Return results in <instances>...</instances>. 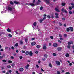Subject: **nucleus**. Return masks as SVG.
Masks as SVG:
<instances>
[{
    "instance_id": "nucleus-48",
    "label": "nucleus",
    "mask_w": 74,
    "mask_h": 74,
    "mask_svg": "<svg viewBox=\"0 0 74 74\" xmlns=\"http://www.w3.org/2000/svg\"><path fill=\"white\" fill-rule=\"evenodd\" d=\"M59 25L60 26H62V24L61 23H59Z\"/></svg>"
},
{
    "instance_id": "nucleus-37",
    "label": "nucleus",
    "mask_w": 74,
    "mask_h": 74,
    "mask_svg": "<svg viewBox=\"0 0 74 74\" xmlns=\"http://www.w3.org/2000/svg\"><path fill=\"white\" fill-rule=\"evenodd\" d=\"M2 61L4 63H5L6 62V60H3Z\"/></svg>"
},
{
    "instance_id": "nucleus-44",
    "label": "nucleus",
    "mask_w": 74,
    "mask_h": 74,
    "mask_svg": "<svg viewBox=\"0 0 74 74\" xmlns=\"http://www.w3.org/2000/svg\"><path fill=\"white\" fill-rule=\"evenodd\" d=\"M69 13L70 14H72V12H71V11H69Z\"/></svg>"
},
{
    "instance_id": "nucleus-43",
    "label": "nucleus",
    "mask_w": 74,
    "mask_h": 74,
    "mask_svg": "<svg viewBox=\"0 0 74 74\" xmlns=\"http://www.w3.org/2000/svg\"><path fill=\"white\" fill-rule=\"evenodd\" d=\"M69 10H71L72 9V8L71 6H69Z\"/></svg>"
},
{
    "instance_id": "nucleus-9",
    "label": "nucleus",
    "mask_w": 74,
    "mask_h": 74,
    "mask_svg": "<svg viewBox=\"0 0 74 74\" xmlns=\"http://www.w3.org/2000/svg\"><path fill=\"white\" fill-rule=\"evenodd\" d=\"M36 45V42H32L31 43V45L32 46H33L34 45Z\"/></svg>"
},
{
    "instance_id": "nucleus-14",
    "label": "nucleus",
    "mask_w": 74,
    "mask_h": 74,
    "mask_svg": "<svg viewBox=\"0 0 74 74\" xmlns=\"http://www.w3.org/2000/svg\"><path fill=\"white\" fill-rule=\"evenodd\" d=\"M7 31L9 33H11V29H10V28H8L7 29Z\"/></svg>"
},
{
    "instance_id": "nucleus-20",
    "label": "nucleus",
    "mask_w": 74,
    "mask_h": 74,
    "mask_svg": "<svg viewBox=\"0 0 74 74\" xmlns=\"http://www.w3.org/2000/svg\"><path fill=\"white\" fill-rule=\"evenodd\" d=\"M7 67L8 69H11V66L10 65H8Z\"/></svg>"
},
{
    "instance_id": "nucleus-27",
    "label": "nucleus",
    "mask_w": 74,
    "mask_h": 74,
    "mask_svg": "<svg viewBox=\"0 0 74 74\" xmlns=\"http://www.w3.org/2000/svg\"><path fill=\"white\" fill-rule=\"evenodd\" d=\"M11 66H12V67H14V66H15V64L14 63L12 64L11 65Z\"/></svg>"
},
{
    "instance_id": "nucleus-35",
    "label": "nucleus",
    "mask_w": 74,
    "mask_h": 74,
    "mask_svg": "<svg viewBox=\"0 0 74 74\" xmlns=\"http://www.w3.org/2000/svg\"><path fill=\"white\" fill-rule=\"evenodd\" d=\"M20 44H21V45L23 44V42L22 40H21L20 41Z\"/></svg>"
},
{
    "instance_id": "nucleus-16",
    "label": "nucleus",
    "mask_w": 74,
    "mask_h": 74,
    "mask_svg": "<svg viewBox=\"0 0 74 74\" xmlns=\"http://www.w3.org/2000/svg\"><path fill=\"white\" fill-rule=\"evenodd\" d=\"M49 67H50L51 68H52V64H51V63H49Z\"/></svg>"
},
{
    "instance_id": "nucleus-25",
    "label": "nucleus",
    "mask_w": 74,
    "mask_h": 74,
    "mask_svg": "<svg viewBox=\"0 0 74 74\" xmlns=\"http://www.w3.org/2000/svg\"><path fill=\"white\" fill-rule=\"evenodd\" d=\"M64 37H67V35L66 34H64Z\"/></svg>"
},
{
    "instance_id": "nucleus-52",
    "label": "nucleus",
    "mask_w": 74,
    "mask_h": 74,
    "mask_svg": "<svg viewBox=\"0 0 74 74\" xmlns=\"http://www.w3.org/2000/svg\"><path fill=\"white\" fill-rule=\"evenodd\" d=\"M37 2H38V3H41V1L40 0H38L37 1Z\"/></svg>"
},
{
    "instance_id": "nucleus-58",
    "label": "nucleus",
    "mask_w": 74,
    "mask_h": 74,
    "mask_svg": "<svg viewBox=\"0 0 74 74\" xmlns=\"http://www.w3.org/2000/svg\"><path fill=\"white\" fill-rule=\"evenodd\" d=\"M11 59H14V57L12 56H11Z\"/></svg>"
},
{
    "instance_id": "nucleus-46",
    "label": "nucleus",
    "mask_w": 74,
    "mask_h": 74,
    "mask_svg": "<svg viewBox=\"0 0 74 74\" xmlns=\"http://www.w3.org/2000/svg\"><path fill=\"white\" fill-rule=\"evenodd\" d=\"M53 56H56V54L55 53H53Z\"/></svg>"
},
{
    "instance_id": "nucleus-12",
    "label": "nucleus",
    "mask_w": 74,
    "mask_h": 74,
    "mask_svg": "<svg viewBox=\"0 0 74 74\" xmlns=\"http://www.w3.org/2000/svg\"><path fill=\"white\" fill-rule=\"evenodd\" d=\"M30 66V65L29 64L27 65L26 66H25V68L27 70L29 69V67Z\"/></svg>"
},
{
    "instance_id": "nucleus-3",
    "label": "nucleus",
    "mask_w": 74,
    "mask_h": 74,
    "mask_svg": "<svg viewBox=\"0 0 74 74\" xmlns=\"http://www.w3.org/2000/svg\"><path fill=\"white\" fill-rule=\"evenodd\" d=\"M45 19H46V17H44L42 19L40 20L39 21V22H40V23H42V21Z\"/></svg>"
},
{
    "instance_id": "nucleus-33",
    "label": "nucleus",
    "mask_w": 74,
    "mask_h": 74,
    "mask_svg": "<svg viewBox=\"0 0 74 74\" xmlns=\"http://www.w3.org/2000/svg\"><path fill=\"white\" fill-rule=\"evenodd\" d=\"M44 8V7H43L42 6H41L40 7V10H42V9Z\"/></svg>"
},
{
    "instance_id": "nucleus-60",
    "label": "nucleus",
    "mask_w": 74,
    "mask_h": 74,
    "mask_svg": "<svg viewBox=\"0 0 74 74\" xmlns=\"http://www.w3.org/2000/svg\"><path fill=\"white\" fill-rule=\"evenodd\" d=\"M71 44H73V41H70Z\"/></svg>"
},
{
    "instance_id": "nucleus-59",
    "label": "nucleus",
    "mask_w": 74,
    "mask_h": 74,
    "mask_svg": "<svg viewBox=\"0 0 74 74\" xmlns=\"http://www.w3.org/2000/svg\"><path fill=\"white\" fill-rule=\"evenodd\" d=\"M54 18V16H53V15H51V18Z\"/></svg>"
},
{
    "instance_id": "nucleus-10",
    "label": "nucleus",
    "mask_w": 74,
    "mask_h": 74,
    "mask_svg": "<svg viewBox=\"0 0 74 74\" xmlns=\"http://www.w3.org/2000/svg\"><path fill=\"white\" fill-rule=\"evenodd\" d=\"M19 70L20 71H21V72L23 71L24 70V69L23 68H20L19 69Z\"/></svg>"
},
{
    "instance_id": "nucleus-49",
    "label": "nucleus",
    "mask_w": 74,
    "mask_h": 74,
    "mask_svg": "<svg viewBox=\"0 0 74 74\" xmlns=\"http://www.w3.org/2000/svg\"><path fill=\"white\" fill-rule=\"evenodd\" d=\"M65 56H70V54L69 53H66V54Z\"/></svg>"
},
{
    "instance_id": "nucleus-4",
    "label": "nucleus",
    "mask_w": 74,
    "mask_h": 74,
    "mask_svg": "<svg viewBox=\"0 0 74 74\" xmlns=\"http://www.w3.org/2000/svg\"><path fill=\"white\" fill-rule=\"evenodd\" d=\"M43 0L44 1H45V2H46V3H47V4H50V3L49 2H50V0Z\"/></svg>"
},
{
    "instance_id": "nucleus-5",
    "label": "nucleus",
    "mask_w": 74,
    "mask_h": 74,
    "mask_svg": "<svg viewBox=\"0 0 74 74\" xmlns=\"http://www.w3.org/2000/svg\"><path fill=\"white\" fill-rule=\"evenodd\" d=\"M55 14L56 15V16H55V18H59V17L58 16V15H59V14H58V13H56Z\"/></svg>"
},
{
    "instance_id": "nucleus-53",
    "label": "nucleus",
    "mask_w": 74,
    "mask_h": 74,
    "mask_svg": "<svg viewBox=\"0 0 74 74\" xmlns=\"http://www.w3.org/2000/svg\"><path fill=\"white\" fill-rule=\"evenodd\" d=\"M22 52L23 53H25V51L23 50H22Z\"/></svg>"
},
{
    "instance_id": "nucleus-13",
    "label": "nucleus",
    "mask_w": 74,
    "mask_h": 74,
    "mask_svg": "<svg viewBox=\"0 0 74 74\" xmlns=\"http://www.w3.org/2000/svg\"><path fill=\"white\" fill-rule=\"evenodd\" d=\"M36 48L38 49H39L41 48V45H38L36 46Z\"/></svg>"
},
{
    "instance_id": "nucleus-1",
    "label": "nucleus",
    "mask_w": 74,
    "mask_h": 74,
    "mask_svg": "<svg viewBox=\"0 0 74 74\" xmlns=\"http://www.w3.org/2000/svg\"><path fill=\"white\" fill-rule=\"evenodd\" d=\"M55 62L57 66H60V62L58 61H56Z\"/></svg>"
},
{
    "instance_id": "nucleus-39",
    "label": "nucleus",
    "mask_w": 74,
    "mask_h": 74,
    "mask_svg": "<svg viewBox=\"0 0 74 74\" xmlns=\"http://www.w3.org/2000/svg\"><path fill=\"white\" fill-rule=\"evenodd\" d=\"M58 42H59V43H60V44H61L62 43V41L60 40H58Z\"/></svg>"
},
{
    "instance_id": "nucleus-19",
    "label": "nucleus",
    "mask_w": 74,
    "mask_h": 74,
    "mask_svg": "<svg viewBox=\"0 0 74 74\" xmlns=\"http://www.w3.org/2000/svg\"><path fill=\"white\" fill-rule=\"evenodd\" d=\"M29 5L32 7H33V6H34V5H35L34 3H31L29 4Z\"/></svg>"
},
{
    "instance_id": "nucleus-6",
    "label": "nucleus",
    "mask_w": 74,
    "mask_h": 74,
    "mask_svg": "<svg viewBox=\"0 0 74 74\" xmlns=\"http://www.w3.org/2000/svg\"><path fill=\"white\" fill-rule=\"evenodd\" d=\"M8 11H12V8L11 7H8Z\"/></svg>"
},
{
    "instance_id": "nucleus-24",
    "label": "nucleus",
    "mask_w": 74,
    "mask_h": 74,
    "mask_svg": "<svg viewBox=\"0 0 74 74\" xmlns=\"http://www.w3.org/2000/svg\"><path fill=\"white\" fill-rule=\"evenodd\" d=\"M64 8H62L61 9V11H62V12H64Z\"/></svg>"
},
{
    "instance_id": "nucleus-42",
    "label": "nucleus",
    "mask_w": 74,
    "mask_h": 74,
    "mask_svg": "<svg viewBox=\"0 0 74 74\" xmlns=\"http://www.w3.org/2000/svg\"><path fill=\"white\" fill-rule=\"evenodd\" d=\"M50 38H51V39H53V37L52 36H50Z\"/></svg>"
},
{
    "instance_id": "nucleus-32",
    "label": "nucleus",
    "mask_w": 74,
    "mask_h": 74,
    "mask_svg": "<svg viewBox=\"0 0 74 74\" xmlns=\"http://www.w3.org/2000/svg\"><path fill=\"white\" fill-rule=\"evenodd\" d=\"M66 31L67 32H69V31H70V28H67L66 29Z\"/></svg>"
},
{
    "instance_id": "nucleus-45",
    "label": "nucleus",
    "mask_w": 74,
    "mask_h": 74,
    "mask_svg": "<svg viewBox=\"0 0 74 74\" xmlns=\"http://www.w3.org/2000/svg\"><path fill=\"white\" fill-rule=\"evenodd\" d=\"M11 49H12L14 50V47H13L12 46L11 47Z\"/></svg>"
},
{
    "instance_id": "nucleus-34",
    "label": "nucleus",
    "mask_w": 74,
    "mask_h": 74,
    "mask_svg": "<svg viewBox=\"0 0 74 74\" xmlns=\"http://www.w3.org/2000/svg\"><path fill=\"white\" fill-rule=\"evenodd\" d=\"M70 47H71L70 45H68V46L67 47V48L69 49L70 48Z\"/></svg>"
},
{
    "instance_id": "nucleus-61",
    "label": "nucleus",
    "mask_w": 74,
    "mask_h": 74,
    "mask_svg": "<svg viewBox=\"0 0 74 74\" xmlns=\"http://www.w3.org/2000/svg\"><path fill=\"white\" fill-rule=\"evenodd\" d=\"M41 70L42 71H44V70H43V69H42V68H41Z\"/></svg>"
},
{
    "instance_id": "nucleus-30",
    "label": "nucleus",
    "mask_w": 74,
    "mask_h": 74,
    "mask_svg": "<svg viewBox=\"0 0 74 74\" xmlns=\"http://www.w3.org/2000/svg\"><path fill=\"white\" fill-rule=\"evenodd\" d=\"M14 45L15 47H18V43H16Z\"/></svg>"
},
{
    "instance_id": "nucleus-23",
    "label": "nucleus",
    "mask_w": 74,
    "mask_h": 74,
    "mask_svg": "<svg viewBox=\"0 0 74 74\" xmlns=\"http://www.w3.org/2000/svg\"><path fill=\"white\" fill-rule=\"evenodd\" d=\"M71 4L72 5V8H74V4L73 3H71Z\"/></svg>"
},
{
    "instance_id": "nucleus-62",
    "label": "nucleus",
    "mask_w": 74,
    "mask_h": 74,
    "mask_svg": "<svg viewBox=\"0 0 74 74\" xmlns=\"http://www.w3.org/2000/svg\"><path fill=\"white\" fill-rule=\"evenodd\" d=\"M35 53H36V54L38 53V51H36Z\"/></svg>"
},
{
    "instance_id": "nucleus-11",
    "label": "nucleus",
    "mask_w": 74,
    "mask_h": 74,
    "mask_svg": "<svg viewBox=\"0 0 74 74\" xmlns=\"http://www.w3.org/2000/svg\"><path fill=\"white\" fill-rule=\"evenodd\" d=\"M69 27L71 31V32H73V30H74L73 28L72 27Z\"/></svg>"
},
{
    "instance_id": "nucleus-47",
    "label": "nucleus",
    "mask_w": 74,
    "mask_h": 74,
    "mask_svg": "<svg viewBox=\"0 0 74 74\" xmlns=\"http://www.w3.org/2000/svg\"><path fill=\"white\" fill-rule=\"evenodd\" d=\"M19 58L20 59H22V58H23V57L22 56H20L19 57Z\"/></svg>"
},
{
    "instance_id": "nucleus-17",
    "label": "nucleus",
    "mask_w": 74,
    "mask_h": 74,
    "mask_svg": "<svg viewBox=\"0 0 74 74\" xmlns=\"http://www.w3.org/2000/svg\"><path fill=\"white\" fill-rule=\"evenodd\" d=\"M55 10L56 11H57V12H60L59 10L58 9H57V8H55Z\"/></svg>"
},
{
    "instance_id": "nucleus-31",
    "label": "nucleus",
    "mask_w": 74,
    "mask_h": 74,
    "mask_svg": "<svg viewBox=\"0 0 74 74\" xmlns=\"http://www.w3.org/2000/svg\"><path fill=\"white\" fill-rule=\"evenodd\" d=\"M47 18H48L49 19H51V16H50L49 15L47 16Z\"/></svg>"
},
{
    "instance_id": "nucleus-51",
    "label": "nucleus",
    "mask_w": 74,
    "mask_h": 74,
    "mask_svg": "<svg viewBox=\"0 0 74 74\" xmlns=\"http://www.w3.org/2000/svg\"><path fill=\"white\" fill-rule=\"evenodd\" d=\"M43 16H44V18H46V16H47V15L45 14H44L43 15Z\"/></svg>"
},
{
    "instance_id": "nucleus-55",
    "label": "nucleus",
    "mask_w": 74,
    "mask_h": 74,
    "mask_svg": "<svg viewBox=\"0 0 74 74\" xmlns=\"http://www.w3.org/2000/svg\"><path fill=\"white\" fill-rule=\"evenodd\" d=\"M70 44H71V43L70 42H69L68 43V45H70Z\"/></svg>"
},
{
    "instance_id": "nucleus-29",
    "label": "nucleus",
    "mask_w": 74,
    "mask_h": 74,
    "mask_svg": "<svg viewBox=\"0 0 74 74\" xmlns=\"http://www.w3.org/2000/svg\"><path fill=\"white\" fill-rule=\"evenodd\" d=\"M25 42H27V41H28V39L27 38H25Z\"/></svg>"
},
{
    "instance_id": "nucleus-64",
    "label": "nucleus",
    "mask_w": 74,
    "mask_h": 74,
    "mask_svg": "<svg viewBox=\"0 0 74 74\" xmlns=\"http://www.w3.org/2000/svg\"><path fill=\"white\" fill-rule=\"evenodd\" d=\"M8 71L9 73H11V72H12V71H11V70H9Z\"/></svg>"
},
{
    "instance_id": "nucleus-8",
    "label": "nucleus",
    "mask_w": 74,
    "mask_h": 74,
    "mask_svg": "<svg viewBox=\"0 0 74 74\" xmlns=\"http://www.w3.org/2000/svg\"><path fill=\"white\" fill-rule=\"evenodd\" d=\"M62 47H59L57 49V51H60L62 50Z\"/></svg>"
},
{
    "instance_id": "nucleus-40",
    "label": "nucleus",
    "mask_w": 74,
    "mask_h": 74,
    "mask_svg": "<svg viewBox=\"0 0 74 74\" xmlns=\"http://www.w3.org/2000/svg\"><path fill=\"white\" fill-rule=\"evenodd\" d=\"M57 74H60V72L59 71H57Z\"/></svg>"
},
{
    "instance_id": "nucleus-57",
    "label": "nucleus",
    "mask_w": 74,
    "mask_h": 74,
    "mask_svg": "<svg viewBox=\"0 0 74 74\" xmlns=\"http://www.w3.org/2000/svg\"><path fill=\"white\" fill-rule=\"evenodd\" d=\"M3 58V56H0V59H2Z\"/></svg>"
},
{
    "instance_id": "nucleus-26",
    "label": "nucleus",
    "mask_w": 74,
    "mask_h": 74,
    "mask_svg": "<svg viewBox=\"0 0 74 74\" xmlns=\"http://www.w3.org/2000/svg\"><path fill=\"white\" fill-rule=\"evenodd\" d=\"M61 5H62V6H65V5H66V4L64 3H62L61 4Z\"/></svg>"
},
{
    "instance_id": "nucleus-50",
    "label": "nucleus",
    "mask_w": 74,
    "mask_h": 74,
    "mask_svg": "<svg viewBox=\"0 0 74 74\" xmlns=\"http://www.w3.org/2000/svg\"><path fill=\"white\" fill-rule=\"evenodd\" d=\"M42 60H43V61H45V58H43L42 59Z\"/></svg>"
},
{
    "instance_id": "nucleus-38",
    "label": "nucleus",
    "mask_w": 74,
    "mask_h": 74,
    "mask_svg": "<svg viewBox=\"0 0 74 74\" xmlns=\"http://www.w3.org/2000/svg\"><path fill=\"white\" fill-rule=\"evenodd\" d=\"M12 61L11 60H9L8 61V63H12Z\"/></svg>"
},
{
    "instance_id": "nucleus-28",
    "label": "nucleus",
    "mask_w": 74,
    "mask_h": 74,
    "mask_svg": "<svg viewBox=\"0 0 74 74\" xmlns=\"http://www.w3.org/2000/svg\"><path fill=\"white\" fill-rule=\"evenodd\" d=\"M10 4L11 5H13V4H14V2H12V1H10Z\"/></svg>"
},
{
    "instance_id": "nucleus-22",
    "label": "nucleus",
    "mask_w": 74,
    "mask_h": 74,
    "mask_svg": "<svg viewBox=\"0 0 74 74\" xmlns=\"http://www.w3.org/2000/svg\"><path fill=\"white\" fill-rule=\"evenodd\" d=\"M37 25V23L36 22H34L33 23V25L34 26H36Z\"/></svg>"
},
{
    "instance_id": "nucleus-15",
    "label": "nucleus",
    "mask_w": 74,
    "mask_h": 74,
    "mask_svg": "<svg viewBox=\"0 0 74 74\" xmlns=\"http://www.w3.org/2000/svg\"><path fill=\"white\" fill-rule=\"evenodd\" d=\"M14 4H20L19 2H17L16 1H14Z\"/></svg>"
},
{
    "instance_id": "nucleus-41",
    "label": "nucleus",
    "mask_w": 74,
    "mask_h": 74,
    "mask_svg": "<svg viewBox=\"0 0 74 74\" xmlns=\"http://www.w3.org/2000/svg\"><path fill=\"white\" fill-rule=\"evenodd\" d=\"M60 39L61 40H64V39L63 38H62L60 37Z\"/></svg>"
},
{
    "instance_id": "nucleus-63",
    "label": "nucleus",
    "mask_w": 74,
    "mask_h": 74,
    "mask_svg": "<svg viewBox=\"0 0 74 74\" xmlns=\"http://www.w3.org/2000/svg\"><path fill=\"white\" fill-rule=\"evenodd\" d=\"M59 37H62V35H61V34H59Z\"/></svg>"
},
{
    "instance_id": "nucleus-2",
    "label": "nucleus",
    "mask_w": 74,
    "mask_h": 74,
    "mask_svg": "<svg viewBox=\"0 0 74 74\" xmlns=\"http://www.w3.org/2000/svg\"><path fill=\"white\" fill-rule=\"evenodd\" d=\"M47 45L46 44H45L43 45L42 48L44 50H46L47 49Z\"/></svg>"
},
{
    "instance_id": "nucleus-18",
    "label": "nucleus",
    "mask_w": 74,
    "mask_h": 74,
    "mask_svg": "<svg viewBox=\"0 0 74 74\" xmlns=\"http://www.w3.org/2000/svg\"><path fill=\"white\" fill-rule=\"evenodd\" d=\"M29 55H30V56H32V55H33V53L32 52L30 51L29 52Z\"/></svg>"
},
{
    "instance_id": "nucleus-21",
    "label": "nucleus",
    "mask_w": 74,
    "mask_h": 74,
    "mask_svg": "<svg viewBox=\"0 0 74 74\" xmlns=\"http://www.w3.org/2000/svg\"><path fill=\"white\" fill-rule=\"evenodd\" d=\"M25 54L27 55H29V52L28 51H26V52H25Z\"/></svg>"
},
{
    "instance_id": "nucleus-36",
    "label": "nucleus",
    "mask_w": 74,
    "mask_h": 74,
    "mask_svg": "<svg viewBox=\"0 0 74 74\" xmlns=\"http://www.w3.org/2000/svg\"><path fill=\"white\" fill-rule=\"evenodd\" d=\"M62 21H65L66 20V18H62Z\"/></svg>"
},
{
    "instance_id": "nucleus-7",
    "label": "nucleus",
    "mask_w": 74,
    "mask_h": 74,
    "mask_svg": "<svg viewBox=\"0 0 74 74\" xmlns=\"http://www.w3.org/2000/svg\"><path fill=\"white\" fill-rule=\"evenodd\" d=\"M58 45V44L56 43H54L53 44V46L54 47H57Z\"/></svg>"
},
{
    "instance_id": "nucleus-56",
    "label": "nucleus",
    "mask_w": 74,
    "mask_h": 74,
    "mask_svg": "<svg viewBox=\"0 0 74 74\" xmlns=\"http://www.w3.org/2000/svg\"><path fill=\"white\" fill-rule=\"evenodd\" d=\"M3 51H4V50H3V49H1L0 50V51H1V52H3Z\"/></svg>"
},
{
    "instance_id": "nucleus-54",
    "label": "nucleus",
    "mask_w": 74,
    "mask_h": 74,
    "mask_svg": "<svg viewBox=\"0 0 74 74\" xmlns=\"http://www.w3.org/2000/svg\"><path fill=\"white\" fill-rule=\"evenodd\" d=\"M70 73L69 72H66L65 73V74H70Z\"/></svg>"
}]
</instances>
